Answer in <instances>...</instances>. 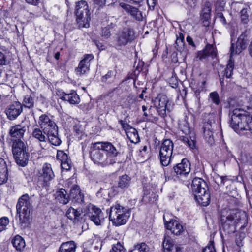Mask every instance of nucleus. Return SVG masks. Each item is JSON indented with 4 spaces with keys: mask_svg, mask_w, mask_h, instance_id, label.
Here are the masks:
<instances>
[{
    "mask_svg": "<svg viewBox=\"0 0 252 252\" xmlns=\"http://www.w3.org/2000/svg\"><path fill=\"white\" fill-rule=\"evenodd\" d=\"M246 220V215L244 212L241 213L236 211H223L221 214L220 222L223 230L227 233H232L235 231V224L244 223Z\"/></svg>",
    "mask_w": 252,
    "mask_h": 252,
    "instance_id": "1",
    "label": "nucleus"
},
{
    "mask_svg": "<svg viewBox=\"0 0 252 252\" xmlns=\"http://www.w3.org/2000/svg\"><path fill=\"white\" fill-rule=\"evenodd\" d=\"M230 125L235 130L249 131L252 133V117L241 109H235L232 112Z\"/></svg>",
    "mask_w": 252,
    "mask_h": 252,
    "instance_id": "2",
    "label": "nucleus"
},
{
    "mask_svg": "<svg viewBox=\"0 0 252 252\" xmlns=\"http://www.w3.org/2000/svg\"><path fill=\"white\" fill-rule=\"evenodd\" d=\"M191 188L198 203L203 206H208L210 202V194L206 182L201 178H194Z\"/></svg>",
    "mask_w": 252,
    "mask_h": 252,
    "instance_id": "3",
    "label": "nucleus"
},
{
    "mask_svg": "<svg viewBox=\"0 0 252 252\" xmlns=\"http://www.w3.org/2000/svg\"><path fill=\"white\" fill-rule=\"evenodd\" d=\"M32 204L29 195L27 194L21 196L16 205V210L19 214L20 224L24 227H27L30 223Z\"/></svg>",
    "mask_w": 252,
    "mask_h": 252,
    "instance_id": "4",
    "label": "nucleus"
},
{
    "mask_svg": "<svg viewBox=\"0 0 252 252\" xmlns=\"http://www.w3.org/2000/svg\"><path fill=\"white\" fill-rule=\"evenodd\" d=\"M12 153L16 163L22 167L26 166L28 162L29 154L22 139L13 140Z\"/></svg>",
    "mask_w": 252,
    "mask_h": 252,
    "instance_id": "5",
    "label": "nucleus"
},
{
    "mask_svg": "<svg viewBox=\"0 0 252 252\" xmlns=\"http://www.w3.org/2000/svg\"><path fill=\"white\" fill-rule=\"evenodd\" d=\"M75 13L76 21L80 27L87 28L89 26L90 13L86 1L81 0L76 3Z\"/></svg>",
    "mask_w": 252,
    "mask_h": 252,
    "instance_id": "6",
    "label": "nucleus"
},
{
    "mask_svg": "<svg viewBox=\"0 0 252 252\" xmlns=\"http://www.w3.org/2000/svg\"><path fill=\"white\" fill-rule=\"evenodd\" d=\"M129 213L127 210L120 205L117 204L111 207L109 212V220L116 226H120L126 223Z\"/></svg>",
    "mask_w": 252,
    "mask_h": 252,
    "instance_id": "7",
    "label": "nucleus"
},
{
    "mask_svg": "<svg viewBox=\"0 0 252 252\" xmlns=\"http://www.w3.org/2000/svg\"><path fill=\"white\" fill-rule=\"evenodd\" d=\"M100 145L98 142L93 144L90 151V157L92 160L95 164L103 167L111 164L112 163L111 160L109 158L106 153L100 149Z\"/></svg>",
    "mask_w": 252,
    "mask_h": 252,
    "instance_id": "8",
    "label": "nucleus"
},
{
    "mask_svg": "<svg viewBox=\"0 0 252 252\" xmlns=\"http://www.w3.org/2000/svg\"><path fill=\"white\" fill-rule=\"evenodd\" d=\"M173 149V143L170 139H165L162 142L159 151L160 161L161 165L167 166L170 162Z\"/></svg>",
    "mask_w": 252,
    "mask_h": 252,
    "instance_id": "9",
    "label": "nucleus"
},
{
    "mask_svg": "<svg viewBox=\"0 0 252 252\" xmlns=\"http://www.w3.org/2000/svg\"><path fill=\"white\" fill-rule=\"evenodd\" d=\"M154 106L156 108L159 115L162 118L166 116V111H169L170 103L168 98L165 95H158L154 101Z\"/></svg>",
    "mask_w": 252,
    "mask_h": 252,
    "instance_id": "10",
    "label": "nucleus"
},
{
    "mask_svg": "<svg viewBox=\"0 0 252 252\" xmlns=\"http://www.w3.org/2000/svg\"><path fill=\"white\" fill-rule=\"evenodd\" d=\"M134 32L129 28H124L117 36V44L119 46H124L131 42L134 39Z\"/></svg>",
    "mask_w": 252,
    "mask_h": 252,
    "instance_id": "11",
    "label": "nucleus"
},
{
    "mask_svg": "<svg viewBox=\"0 0 252 252\" xmlns=\"http://www.w3.org/2000/svg\"><path fill=\"white\" fill-rule=\"evenodd\" d=\"M23 111V105L18 101L9 105L5 110L7 118L10 120L16 119Z\"/></svg>",
    "mask_w": 252,
    "mask_h": 252,
    "instance_id": "12",
    "label": "nucleus"
},
{
    "mask_svg": "<svg viewBox=\"0 0 252 252\" xmlns=\"http://www.w3.org/2000/svg\"><path fill=\"white\" fill-rule=\"evenodd\" d=\"M190 171V164L189 161L186 158L183 159L182 162L176 164L172 169L173 175H186Z\"/></svg>",
    "mask_w": 252,
    "mask_h": 252,
    "instance_id": "13",
    "label": "nucleus"
},
{
    "mask_svg": "<svg viewBox=\"0 0 252 252\" xmlns=\"http://www.w3.org/2000/svg\"><path fill=\"white\" fill-rule=\"evenodd\" d=\"M28 129V126L24 125L23 122L10 127L9 134L13 140L22 139Z\"/></svg>",
    "mask_w": 252,
    "mask_h": 252,
    "instance_id": "14",
    "label": "nucleus"
},
{
    "mask_svg": "<svg viewBox=\"0 0 252 252\" xmlns=\"http://www.w3.org/2000/svg\"><path fill=\"white\" fill-rule=\"evenodd\" d=\"M38 123L44 133L58 127L55 123L46 114H43L40 116Z\"/></svg>",
    "mask_w": 252,
    "mask_h": 252,
    "instance_id": "15",
    "label": "nucleus"
},
{
    "mask_svg": "<svg viewBox=\"0 0 252 252\" xmlns=\"http://www.w3.org/2000/svg\"><path fill=\"white\" fill-rule=\"evenodd\" d=\"M55 177L51 164L45 163L39 172V178L45 183L51 181Z\"/></svg>",
    "mask_w": 252,
    "mask_h": 252,
    "instance_id": "16",
    "label": "nucleus"
},
{
    "mask_svg": "<svg viewBox=\"0 0 252 252\" xmlns=\"http://www.w3.org/2000/svg\"><path fill=\"white\" fill-rule=\"evenodd\" d=\"M100 145V149L106 153L108 157H116L120 155V150L109 142H98Z\"/></svg>",
    "mask_w": 252,
    "mask_h": 252,
    "instance_id": "17",
    "label": "nucleus"
},
{
    "mask_svg": "<svg viewBox=\"0 0 252 252\" xmlns=\"http://www.w3.org/2000/svg\"><path fill=\"white\" fill-rule=\"evenodd\" d=\"M246 47V40L245 38V35L241 34L238 38L237 41L235 44L231 43L230 47L231 55H237L240 54L242 50Z\"/></svg>",
    "mask_w": 252,
    "mask_h": 252,
    "instance_id": "18",
    "label": "nucleus"
},
{
    "mask_svg": "<svg viewBox=\"0 0 252 252\" xmlns=\"http://www.w3.org/2000/svg\"><path fill=\"white\" fill-rule=\"evenodd\" d=\"M164 221L166 229L170 230L174 235H179L183 232V226L177 220H171L168 221L164 217Z\"/></svg>",
    "mask_w": 252,
    "mask_h": 252,
    "instance_id": "19",
    "label": "nucleus"
},
{
    "mask_svg": "<svg viewBox=\"0 0 252 252\" xmlns=\"http://www.w3.org/2000/svg\"><path fill=\"white\" fill-rule=\"evenodd\" d=\"M164 252H181V249L174 243V241L168 235H165L162 242Z\"/></svg>",
    "mask_w": 252,
    "mask_h": 252,
    "instance_id": "20",
    "label": "nucleus"
},
{
    "mask_svg": "<svg viewBox=\"0 0 252 252\" xmlns=\"http://www.w3.org/2000/svg\"><path fill=\"white\" fill-rule=\"evenodd\" d=\"M83 211L81 208L74 209L72 207H69L66 211L67 217L72 220L73 222L76 223L80 221L83 218Z\"/></svg>",
    "mask_w": 252,
    "mask_h": 252,
    "instance_id": "21",
    "label": "nucleus"
},
{
    "mask_svg": "<svg viewBox=\"0 0 252 252\" xmlns=\"http://www.w3.org/2000/svg\"><path fill=\"white\" fill-rule=\"evenodd\" d=\"M216 56V48L212 45L207 44L203 50L198 52L196 58H199V60H203L205 59L209 56L214 58Z\"/></svg>",
    "mask_w": 252,
    "mask_h": 252,
    "instance_id": "22",
    "label": "nucleus"
},
{
    "mask_svg": "<svg viewBox=\"0 0 252 252\" xmlns=\"http://www.w3.org/2000/svg\"><path fill=\"white\" fill-rule=\"evenodd\" d=\"M63 101H67L71 104H78L80 102V97L76 92L71 90L69 93L63 92L61 97Z\"/></svg>",
    "mask_w": 252,
    "mask_h": 252,
    "instance_id": "23",
    "label": "nucleus"
},
{
    "mask_svg": "<svg viewBox=\"0 0 252 252\" xmlns=\"http://www.w3.org/2000/svg\"><path fill=\"white\" fill-rule=\"evenodd\" d=\"M204 137L206 141L209 144H212L214 142L213 132L211 122L208 121L204 124L203 127Z\"/></svg>",
    "mask_w": 252,
    "mask_h": 252,
    "instance_id": "24",
    "label": "nucleus"
},
{
    "mask_svg": "<svg viewBox=\"0 0 252 252\" xmlns=\"http://www.w3.org/2000/svg\"><path fill=\"white\" fill-rule=\"evenodd\" d=\"M44 134L47 135V139L52 145L57 146L61 144V140L58 136V127L53 129Z\"/></svg>",
    "mask_w": 252,
    "mask_h": 252,
    "instance_id": "25",
    "label": "nucleus"
},
{
    "mask_svg": "<svg viewBox=\"0 0 252 252\" xmlns=\"http://www.w3.org/2000/svg\"><path fill=\"white\" fill-rule=\"evenodd\" d=\"M122 7L127 13L137 21H142L143 16L142 12L136 7H133L128 4H124Z\"/></svg>",
    "mask_w": 252,
    "mask_h": 252,
    "instance_id": "26",
    "label": "nucleus"
},
{
    "mask_svg": "<svg viewBox=\"0 0 252 252\" xmlns=\"http://www.w3.org/2000/svg\"><path fill=\"white\" fill-rule=\"evenodd\" d=\"M91 220L94 222L96 225L101 224V222L103 220L102 213L99 208L93 207L92 212L89 215Z\"/></svg>",
    "mask_w": 252,
    "mask_h": 252,
    "instance_id": "27",
    "label": "nucleus"
},
{
    "mask_svg": "<svg viewBox=\"0 0 252 252\" xmlns=\"http://www.w3.org/2000/svg\"><path fill=\"white\" fill-rule=\"evenodd\" d=\"M8 179V169L4 160L0 158V185L6 182Z\"/></svg>",
    "mask_w": 252,
    "mask_h": 252,
    "instance_id": "28",
    "label": "nucleus"
},
{
    "mask_svg": "<svg viewBox=\"0 0 252 252\" xmlns=\"http://www.w3.org/2000/svg\"><path fill=\"white\" fill-rule=\"evenodd\" d=\"M70 197L72 198L73 200L78 203H81L84 200V195L81 192L77 186L74 187L70 189Z\"/></svg>",
    "mask_w": 252,
    "mask_h": 252,
    "instance_id": "29",
    "label": "nucleus"
},
{
    "mask_svg": "<svg viewBox=\"0 0 252 252\" xmlns=\"http://www.w3.org/2000/svg\"><path fill=\"white\" fill-rule=\"evenodd\" d=\"M56 193V199L60 203L66 204L68 202V196L67 195L66 191L64 189H61Z\"/></svg>",
    "mask_w": 252,
    "mask_h": 252,
    "instance_id": "30",
    "label": "nucleus"
},
{
    "mask_svg": "<svg viewBox=\"0 0 252 252\" xmlns=\"http://www.w3.org/2000/svg\"><path fill=\"white\" fill-rule=\"evenodd\" d=\"M13 246L17 251L21 252L25 247V242L20 235L15 236L12 240Z\"/></svg>",
    "mask_w": 252,
    "mask_h": 252,
    "instance_id": "31",
    "label": "nucleus"
},
{
    "mask_svg": "<svg viewBox=\"0 0 252 252\" xmlns=\"http://www.w3.org/2000/svg\"><path fill=\"white\" fill-rule=\"evenodd\" d=\"M76 245L73 241L63 243L60 248L59 252H75Z\"/></svg>",
    "mask_w": 252,
    "mask_h": 252,
    "instance_id": "32",
    "label": "nucleus"
},
{
    "mask_svg": "<svg viewBox=\"0 0 252 252\" xmlns=\"http://www.w3.org/2000/svg\"><path fill=\"white\" fill-rule=\"evenodd\" d=\"M131 183V178L125 174L120 176L118 181V187L122 189H127Z\"/></svg>",
    "mask_w": 252,
    "mask_h": 252,
    "instance_id": "33",
    "label": "nucleus"
},
{
    "mask_svg": "<svg viewBox=\"0 0 252 252\" xmlns=\"http://www.w3.org/2000/svg\"><path fill=\"white\" fill-rule=\"evenodd\" d=\"M107 27L110 29H114L116 30L121 25V21L119 18L114 16H108L107 18Z\"/></svg>",
    "mask_w": 252,
    "mask_h": 252,
    "instance_id": "34",
    "label": "nucleus"
},
{
    "mask_svg": "<svg viewBox=\"0 0 252 252\" xmlns=\"http://www.w3.org/2000/svg\"><path fill=\"white\" fill-rule=\"evenodd\" d=\"M117 72L115 70H110L107 73L103 76L101 78V81L103 82L111 84L114 82Z\"/></svg>",
    "mask_w": 252,
    "mask_h": 252,
    "instance_id": "35",
    "label": "nucleus"
},
{
    "mask_svg": "<svg viewBox=\"0 0 252 252\" xmlns=\"http://www.w3.org/2000/svg\"><path fill=\"white\" fill-rule=\"evenodd\" d=\"M185 41L184 36L182 33H179V36H177V39L175 43V48L179 52H182L184 49Z\"/></svg>",
    "mask_w": 252,
    "mask_h": 252,
    "instance_id": "36",
    "label": "nucleus"
},
{
    "mask_svg": "<svg viewBox=\"0 0 252 252\" xmlns=\"http://www.w3.org/2000/svg\"><path fill=\"white\" fill-rule=\"evenodd\" d=\"M43 131L39 128H35L32 132V136L40 142H45L47 138L45 137Z\"/></svg>",
    "mask_w": 252,
    "mask_h": 252,
    "instance_id": "37",
    "label": "nucleus"
},
{
    "mask_svg": "<svg viewBox=\"0 0 252 252\" xmlns=\"http://www.w3.org/2000/svg\"><path fill=\"white\" fill-rule=\"evenodd\" d=\"M234 68V63L230 60L227 65L226 68L223 70L220 74L222 77H226L227 78L231 77Z\"/></svg>",
    "mask_w": 252,
    "mask_h": 252,
    "instance_id": "38",
    "label": "nucleus"
},
{
    "mask_svg": "<svg viewBox=\"0 0 252 252\" xmlns=\"http://www.w3.org/2000/svg\"><path fill=\"white\" fill-rule=\"evenodd\" d=\"M149 247L145 243L137 244L130 252H149Z\"/></svg>",
    "mask_w": 252,
    "mask_h": 252,
    "instance_id": "39",
    "label": "nucleus"
},
{
    "mask_svg": "<svg viewBox=\"0 0 252 252\" xmlns=\"http://www.w3.org/2000/svg\"><path fill=\"white\" fill-rule=\"evenodd\" d=\"M211 11V7L210 3L206 2L201 12V15L204 18V20H208L210 18Z\"/></svg>",
    "mask_w": 252,
    "mask_h": 252,
    "instance_id": "40",
    "label": "nucleus"
},
{
    "mask_svg": "<svg viewBox=\"0 0 252 252\" xmlns=\"http://www.w3.org/2000/svg\"><path fill=\"white\" fill-rule=\"evenodd\" d=\"M34 96L31 95H26L23 100V105L28 108H31L34 106Z\"/></svg>",
    "mask_w": 252,
    "mask_h": 252,
    "instance_id": "41",
    "label": "nucleus"
},
{
    "mask_svg": "<svg viewBox=\"0 0 252 252\" xmlns=\"http://www.w3.org/2000/svg\"><path fill=\"white\" fill-rule=\"evenodd\" d=\"M90 64H87L83 63V62H80L78 67L76 68L77 72L80 74H85L89 69Z\"/></svg>",
    "mask_w": 252,
    "mask_h": 252,
    "instance_id": "42",
    "label": "nucleus"
},
{
    "mask_svg": "<svg viewBox=\"0 0 252 252\" xmlns=\"http://www.w3.org/2000/svg\"><path fill=\"white\" fill-rule=\"evenodd\" d=\"M126 250L124 246L120 243L117 242L116 244L112 245V249L110 252H126Z\"/></svg>",
    "mask_w": 252,
    "mask_h": 252,
    "instance_id": "43",
    "label": "nucleus"
},
{
    "mask_svg": "<svg viewBox=\"0 0 252 252\" xmlns=\"http://www.w3.org/2000/svg\"><path fill=\"white\" fill-rule=\"evenodd\" d=\"M57 157L59 159L61 162L63 161L67 162L70 159H68V155L63 151H59L57 152Z\"/></svg>",
    "mask_w": 252,
    "mask_h": 252,
    "instance_id": "44",
    "label": "nucleus"
},
{
    "mask_svg": "<svg viewBox=\"0 0 252 252\" xmlns=\"http://www.w3.org/2000/svg\"><path fill=\"white\" fill-rule=\"evenodd\" d=\"M210 97L214 103L219 105L220 102L219 94L216 92H213L210 94Z\"/></svg>",
    "mask_w": 252,
    "mask_h": 252,
    "instance_id": "45",
    "label": "nucleus"
},
{
    "mask_svg": "<svg viewBox=\"0 0 252 252\" xmlns=\"http://www.w3.org/2000/svg\"><path fill=\"white\" fill-rule=\"evenodd\" d=\"M8 223L9 220L7 217H5L0 219V232L5 229Z\"/></svg>",
    "mask_w": 252,
    "mask_h": 252,
    "instance_id": "46",
    "label": "nucleus"
},
{
    "mask_svg": "<svg viewBox=\"0 0 252 252\" xmlns=\"http://www.w3.org/2000/svg\"><path fill=\"white\" fill-rule=\"evenodd\" d=\"M8 223L9 220L7 217H5L0 219V232L5 229Z\"/></svg>",
    "mask_w": 252,
    "mask_h": 252,
    "instance_id": "47",
    "label": "nucleus"
},
{
    "mask_svg": "<svg viewBox=\"0 0 252 252\" xmlns=\"http://www.w3.org/2000/svg\"><path fill=\"white\" fill-rule=\"evenodd\" d=\"M241 20L244 24L247 23L249 21V15L247 11L245 9H243L241 11Z\"/></svg>",
    "mask_w": 252,
    "mask_h": 252,
    "instance_id": "48",
    "label": "nucleus"
},
{
    "mask_svg": "<svg viewBox=\"0 0 252 252\" xmlns=\"http://www.w3.org/2000/svg\"><path fill=\"white\" fill-rule=\"evenodd\" d=\"M110 29L107 26L102 29L101 36L105 39H107L111 36Z\"/></svg>",
    "mask_w": 252,
    "mask_h": 252,
    "instance_id": "49",
    "label": "nucleus"
},
{
    "mask_svg": "<svg viewBox=\"0 0 252 252\" xmlns=\"http://www.w3.org/2000/svg\"><path fill=\"white\" fill-rule=\"evenodd\" d=\"M226 179V177L220 176L219 175H218L215 178V182L219 186H222L224 185L225 181Z\"/></svg>",
    "mask_w": 252,
    "mask_h": 252,
    "instance_id": "50",
    "label": "nucleus"
},
{
    "mask_svg": "<svg viewBox=\"0 0 252 252\" xmlns=\"http://www.w3.org/2000/svg\"><path fill=\"white\" fill-rule=\"evenodd\" d=\"M183 140L184 142L187 143L188 145L191 149H193L195 147V141L193 140L189 139L188 137H184L183 138Z\"/></svg>",
    "mask_w": 252,
    "mask_h": 252,
    "instance_id": "51",
    "label": "nucleus"
},
{
    "mask_svg": "<svg viewBox=\"0 0 252 252\" xmlns=\"http://www.w3.org/2000/svg\"><path fill=\"white\" fill-rule=\"evenodd\" d=\"M202 252H216V250L213 243L212 242L205 248H204L202 250Z\"/></svg>",
    "mask_w": 252,
    "mask_h": 252,
    "instance_id": "52",
    "label": "nucleus"
},
{
    "mask_svg": "<svg viewBox=\"0 0 252 252\" xmlns=\"http://www.w3.org/2000/svg\"><path fill=\"white\" fill-rule=\"evenodd\" d=\"M71 160L67 162L63 161V162H61V165L62 169L66 171L69 170L71 168Z\"/></svg>",
    "mask_w": 252,
    "mask_h": 252,
    "instance_id": "53",
    "label": "nucleus"
},
{
    "mask_svg": "<svg viewBox=\"0 0 252 252\" xmlns=\"http://www.w3.org/2000/svg\"><path fill=\"white\" fill-rule=\"evenodd\" d=\"M94 57L92 54H87L85 55L83 59H82L81 62H83V63L87 64H90V61L93 59Z\"/></svg>",
    "mask_w": 252,
    "mask_h": 252,
    "instance_id": "54",
    "label": "nucleus"
},
{
    "mask_svg": "<svg viewBox=\"0 0 252 252\" xmlns=\"http://www.w3.org/2000/svg\"><path fill=\"white\" fill-rule=\"evenodd\" d=\"M6 63V58L4 54L0 51V65L2 66Z\"/></svg>",
    "mask_w": 252,
    "mask_h": 252,
    "instance_id": "55",
    "label": "nucleus"
},
{
    "mask_svg": "<svg viewBox=\"0 0 252 252\" xmlns=\"http://www.w3.org/2000/svg\"><path fill=\"white\" fill-rule=\"evenodd\" d=\"M186 40L187 41V42L188 43V44L189 45H191V46H192L193 47H195L196 46L193 41V39L189 35H188L187 38H186Z\"/></svg>",
    "mask_w": 252,
    "mask_h": 252,
    "instance_id": "56",
    "label": "nucleus"
},
{
    "mask_svg": "<svg viewBox=\"0 0 252 252\" xmlns=\"http://www.w3.org/2000/svg\"><path fill=\"white\" fill-rule=\"evenodd\" d=\"M95 4L99 5L100 6H103L105 4L106 0H93Z\"/></svg>",
    "mask_w": 252,
    "mask_h": 252,
    "instance_id": "57",
    "label": "nucleus"
},
{
    "mask_svg": "<svg viewBox=\"0 0 252 252\" xmlns=\"http://www.w3.org/2000/svg\"><path fill=\"white\" fill-rule=\"evenodd\" d=\"M186 3L190 7L195 6V0H184Z\"/></svg>",
    "mask_w": 252,
    "mask_h": 252,
    "instance_id": "58",
    "label": "nucleus"
},
{
    "mask_svg": "<svg viewBox=\"0 0 252 252\" xmlns=\"http://www.w3.org/2000/svg\"><path fill=\"white\" fill-rule=\"evenodd\" d=\"M26 1L29 3L34 5H36L38 3L39 0H25Z\"/></svg>",
    "mask_w": 252,
    "mask_h": 252,
    "instance_id": "59",
    "label": "nucleus"
},
{
    "mask_svg": "<svg viewBox=\"0 0 252 252\" xmlns=\"http://www.w3.org/2000/svg\"><path fill=\"white\" fill-rule=\"evenodd\" d=\"M147 2L149 6L154 7L156 4V0H147Z\"/></svg>",
    "mask_w": 252,
    "mask_h": 252,
    "instance_id": "60",
    "label": "nucleus"
},
{
    "mask_svg": "<svg viewBox=\"0 0 252 252\" xmlns=\"http://www.w3.org/2000/svg\"><path fill=\"white\" fill-rule=\"evenodd\" d=\"M219 17L220 18V21L224 24H226V20H225V18H224V17L223 16V14L222 13H220L219 15Z\"/></svg>",
    "mask_w": 252,
    "mask_h": 252,
    "instance_id": "61",
    "label": "nucleus"
},
{
    "mask_svg": "<svg viewBox=\"0 0 252 252\" xmlns=\"http://www.w3.org/2000/svg\"><path fill=\"white\" fill-rule=\"evenodd\" d=\"M119 123L121 125L123 128L124 129H126V127L129 126L123 120H120Z\"/></svg>",
    "mask_w": 252,
    "mask_h": 252,
    "instance_id": "62",
    "label": "nucleus"
},
{
    "mask_svg": "<svg viewBox=\"0 0 252 252\" xmlns=\"http://www.w3.org/2000/svg\"><path fill=\"white\" fill-rule=\"evenodd\" d=\"M125 1L128 2H132L134 3H139L142 2L143 0H124Z\"/></svg>",
    "mask_w": 252,
    "mask_h": 252,
    "instance_id": "63",
    "label": "nucleus"
},
{
    "mask_svg": "<svg viewBox=\"0 0 252 252\" xmlns=\"http://www.w3.org/2000/svg\"><path fill=\"white\" fill-rule=\"evenodd\" d=\"M73 129L76 134H80L81 133V131L77 126H74Z\"/></svg>",
    "mask_w": 252,
    "mask_h": 252,
    "instance_id": "64",
    "label": "nucleus"
}]
</instances>
